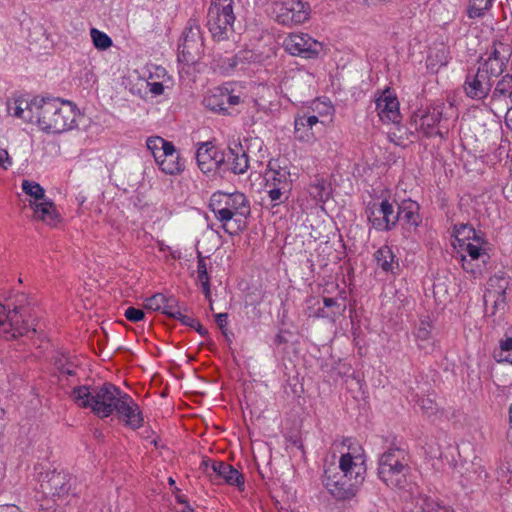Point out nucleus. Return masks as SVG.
<instances>
[{"label": "nucleus", "instance_id": "aec40b11", "mask_svg": "<svg viewBox=\"0 0 512 512\" xmlns=\"http://www.w3.org/2000/svg\"><path fill=\"white\" fill-rule=\"evenodd\" d=\"M145 307L153 311H162L171 318L181 316V305L173 295L166 296L162 293H156L146 299Z\"/></svg>", "mask_w": 512, "mask_h": 512}, {"label": "nucleus", "instance_id": "9b49d317", "mask_svg": "<svg viewBox=\"0 0 512 512\" xmlns=\"http://www.w3.org/2000/svg\"><path fill=\"white\" fill-rule=\"evenodd\" d=\"M27 309L23 306L8 308L4 320H0V333L6 338H16L29 333L30 325L25 319Z\"/></svg>", "mask_w": 512, "mask_h": 512}, {"label": "nucleus", "instance_id": "ea45409f", "mask_svg": "<svg viewBox=\"0 0 512 512\" xmlns=\"http://www.w3.org/2000/svg\"><path fill=\"white\" fill-rule=\"evenodd\" d=\"M269 190L268 195L272 202L275 204H281L288 200L289 194L292 189L285 188L284 187H278V186H270L268 187Z\"/></svg>", "mask_w": 512, "mask_h": 512}, {"label": "nucleus", "instance_id": "09e8293b", "mask_svg": "<svg viewBox=\"0 0 512 512\" xmlns=\"http://www.w3.org/2000/svg\"><path fill=\"white\" fill-rule=\"evenodd\" d=\"M419 405H420L422 411L428 416L435 414V412L437 410L436 404L434 403L433 400H431L429 398H422L419 401Z\"/></svg>", "mask_w": 512, "mask_h": 512}, {"label": "nucleus", "instance_id": "7c9ffc66", "mask_svg": "<svg viewBox=\"0 0 512 512\" xmlns=\"http://www.w3.org/2000/svg\"><path fill=\"white\" fill-rule=\"evenodd\" d=\"M323 304L328 312L334 315V323L346 311V302L343 297H323Z\"/></svg>", "mask_w": 512, "mask_h": 512}, {"label": "nucleus", "instance_id": "69168bd1", "mask_svg": "<svg viewBox=\"0 0 512 512\" xmlns=\"http://www.w3.org/2000/svg\"><path fill=\"white\" fill-rule=\"evenodd\" d=\"M239 57L237 55L228 59V68L233 70L238 65Z\"/></svg>", "mask_w": 512, "mask_h": 512}, {"label": "nucleus", "instance_id": "f704fd0d", "mask_svg": "<svg viewBox=\"0 0 512 512\" xmlns=\"http://www.w3.org/2000/svg\"><path fill=\"white\" fill-rule=\"evenodd\" d=\"M21 187L25 194L34 198L33 202H40L46 198L44 188L35 181L25 179L22 181Z\"/></svg>", "mask_w": 512, "mask_h": 512}, {"label": "nucleus", "instance_id": "a19ab883", "mask_svg": "<svg viewBox=\"0 0 512 512\" xmlns=\"http://www.w3.org/2000/svg\"><path fill=\"white\" fill-rule=\"evenodd\" d=\"M454 235L459 241L471 238L474 240H479L475 229L470 224L461 223L454 225Z\"/></svg>", "mask_w": 512, "mask_h": 512}, {"label": "nucleus", "instance_id": "39448f33", "mask_svg": "<svg viewBox=\"0 0 512 512\" xmlns=\"http://www.w3.org/2000/svg\"><path fill=\"white\" fill-rule=\"evenodd\" d=\"M411 467L409 453L398 447H391L378 458L377 475L392 489L409 490Z\"/></svg>", "mask_w": 512, "mask_h": 512}, {"label": "nucleus", "instance_id": "49530a36", "mask_svg": "<svg viewBox=\"0 0 512 512\" xmlns=\"http://www.w3.org/2000/svg\"><path fill=\"white\" fill-rule=\"evenodd\" d=\"M434 60H436V64H439L440 66L446 65L447 63V56L446 51L444 48L437 50L435 54L431 52L428 57L427 61L430 62L431 65H434Z\"/></svg>", "mask_w": 512, "mask_h": 512}, {"label": "nucleus", "instance_id": "13d9d810", "mask_svg": "<svg viewBox=\"0 0 512 512\" xmlns=\"http://www.w3.org/2000/svg\"><path fill=\"white\" fill-rule=\"evenodd\" d=\"M12 161L9 157V154L6 150H0V167L7 169L8 166H11Z\"/></svg>", "mask_w": 512, "mask_h": 512}, {"label": "nucleus", "instance_id": "e2e57ef3", "mask_svg": "<svg viewBox=\"0 0 512 512\" xmlns=\"http://www.w3.org/2000/svg\"><path fill=\"white\" fill-rule=\"evenodd\" d=\"M202 290L207 299L210 298L211 292H210V280H204L201 281Z\"/></svg>", "mask_w": 512, "mask_h": 512}, {"label": "nucleus", "instance_id": "a878e982", "mask_svg": "<svg viewBox=\"0 0 512 512\" xmlns=\"http://www.w3.org/2000/svg\"><path fill=\"white\" fill-rule=\"evenodd\" d=\"M269 171L266 173V186H278L292 189V180L290 178V171L287 167H278L275 169L269 163Z\"/></svg>", "mask_w": 512, "mask_h": 512}, {"label": "nucleus", "instance_id": "58836bf2", "mask_svg": "<svg viewBox=\"0 0 512 512\" xmlns=\"http://www.w3.org/2000/svg\"><path fill=\"white\" fill-rule=\"evenodd\" d=\"M508 60L485 61L481 70L487 71V75L498 77L506 69Z\"/></svg>", "mask_w": 512, "mask_h": 512}, {"label": "nucleus", "instance_id": "338daca9", "mask_svg": "<svg viewBox=\"0 0 512 512\" xmlns=\"http://www.w3.org/2000/svg\"><path fill=\"white\" fill-rule=\"evenodd\" d=\"M435 512H455L450 506L440 505L437 503V509Z\"/></svg>", "mask_w": 512, "mask_h": 512}, {"label": "nucleus", "instance_id": "680f3d73", "mask_svg": "<svg viewBox=\"0 0 512 512\" xmlns=\"http://www.w3.org/2000/svg\"><path fill=\"white\" fill-rule=\"evenodd\" d=\"M494 359L498 363H509L512 365V354H494Z\"/></svg>", "mask_w": 512, "mask_h": 512}, {"label": "nucleus", "instance_id": "20e7f679", "mask_svg": "<svg viewBox=\"0 0 512 512\" xmlns=\"http://www.w3.org/2000/svg\"><path fill=\"white\" fill-rule=\"evenodd\" d=\"M124 392L112 383L101 386H78L73 388L71 397L83 408H91L92 412L100 418L114 413Z\"/></svg>", "mask_w": 512, "mask_h": 512}, {"label": "nucleus", "instance_id": "ddd939ff", "mask_svg": "<svg viewBox=\"0 0 512 512\" xmlns=\"http://www.w3.org/2000/svg\"><path fill=\"white\" fill-rule=\"evenodd\" d=\"M398 204L399 203H396L395 206L389 200L384 199L377 209L382 217H377L375 211L372 209L367 211L368 220L377 231H391L397 226L399 222Z\"/></svg>", "mask_w": 512, "mask_h": 512}, {"label": "nucleus", "instance_id": "052dcab7", "mask_svg": "<svg viewBox=\"0 0 512 512\" xmlns=\"http://www.w3.org/2000/svg\"><path fill=\"white\" fill-rule=\"evenodd\" d=\"M462 267L465 271L475 274L477 271L472 265V261L467 259L466 255H461Z\"/></svg>", "mask_w": 512, "mask_h": 512}, {"label": "nucleus", "instance_id": "6ab92c4d", "mask_svg": "<svg viewBox=\"0 0 512 512\" xmlns=\"http://www.w3.org/2000/svg\"><path fill=\"white\" fill-rule=\"evenodd\" d=\"M420 206L416 201L405 199L398 204L399 224L407 231H416L422 222Z\"/></svg>", "mask_w": 512, "mask_h": 512}, {"label": "nucleus", "instance_id": "2eb2a0df", "mask_svg": "<svg viewBox=\"0 0 512 512\" xmlns=\"http://www.w3.org/2000/svg\"><path fill=\"white\" fill-rule=\"evenodd\" d=\"M224 156L223 168L221 172L227 171L240 175L244 174L249 168V156L241 143H234L229 146L225 151H222Z\"/></svg>", "mask_w": 512, "mask_h": 512}, {"label": "nucleus", "instance_id": "423d86ee", "mask_svg": "<svg viewBox=\"0 0 512 512\" xmlns=\"http://www.w3.org/2000/svg\"><path fill=\"white\" fill-rule=\"evenodd\" d=\"M233 0H211L207 13V27L216 41L228 38V30L232 29L235 20Z\"/></svg>", "mask_w": 512, "mask_h": 512}, {"label": "nucleus", "instance_id": "603ef678", "mask_svg": "<svg viewBox=\"0 0 512 512\" xmlns=\"http://www.w3.org/2000/svg\"><path fill=\"white\" fill-rule=\"evenodd\" d=\"M224 93V100L226 102V106H228V110H230L231 107H234L235 105H238L240 103V97L237 95L230 94L227 88H224Z\"/></svg>", "mask_w": 512, "mask_h": 512}, {"label": "nucleus", "instance_id": "4d7b16f0", "mask_svg": "<svg viewBox=\"0 0 512 512\" xmlns=\"http://www.w3.org/2000/svg\"><path fill=\"white\" fill-rule=\"evenodd\" d=\"M496 60H508V56L504 55L497 47L494 46L491 51L488 59L486 61H496Z\"/></svg>", "mask_w": 512, "mask_h": 512}, {"label": "nucleus", "instance_id": "393cba45", "mask_svg": "<svg viewBox=\"0 0 512 512\" xmlns=\"http://www.w3.org/2000/svg\"><path fill=\"white\" fill-rule=\"evenodd\" d=\"M333 445L341 456H351V459L366 461L363 447L354 438L342 437L340 440H335Z\"/></svg>", "mask_w": 512, "mask_h": 512}, {"label": "nucleus", "instance_id": "37998d69", "mask_svg": "<svg viewBox=\"0 0 512 512\" xmlns=\"http://www.w3.org/2000/svg\"><path fill=\"white\" fill-rule=\"evenodd\" d=\"M124 316L131 322H139L144 319L145 313L142 309L130 306L125 310Z\"/></svg>", "mask_w": 512, "mask_h": 512}, {"label": "nucleus", "instance_id": "1a4fd4ad", "mask_svg": "<svg viewBox=\"0 0 512 512\" xmlns=\"http://www.w3.org/2000/svg\"><path fill=\"white\" fill-rule=\"evenodd\" d=\"M310 5L302 0H284L277 4L276 21L284 26L299 25L310 17Z\"/></svg>", "mask_w": 512, "mask_h": 512}, {"label": "nucleus", "instance_id": "f8f14e48", "mask_svg": "<svg viewBox=\"0 0 512 512\" xmlns=\"http://www.w3.org/2000/svg\"><path fill=\"white\" fill-rule=\"evenodd\" d=\"M195 158L199 169L204 174L219 172L223 168L224 156L222 150L212 142H203L199 145Z\"/></svg>", "mask_w": 512, "mask_h": 512}, {"label": "nucleus", "instance_id": "e433bc0d", "mask_svg": "<svg viewBox=\"0 0 512 512\" xmlns=\"http://www.w3.org/2000/svg\"><path fill=\"white\" fill-rule=\"evenodd\" d=\"M512 91V74L504 75L496 84L493 92L492 98L499 99L501 97H506Z\"/></svg>", "mask_w": 512, "mask_h": 512}, {"label": "nucleus", "instance_id": "864d4df0", "mask_svg": "<svg viewBox=\"0 0 512 512\" xmlns=\"http://www.w3.org/2000/svg\"><path fill=\"white\" fill-rule=\"evenodd\" d=\"M313 316L316 318L327 319L330 322L334 323V315L328 312V310L325 308V304H323L322 307L316 309L315 312L313 313Z\"/></svg>", "mask_w": 512, "mask_h": 512}, {"label": "nucleus", "instance_id": "f03ea898", "mask_svg": "<svg viewBox=\"0 0 512 512\" xmlns=\"http://www.w3.org/2000/svg\"><path fill=\"white\" fill-rule=\"evenodd\" d=\"M365 462L351 459V456H340V472L336 471V468L325 470L323 483L335 499L349 500L356 496L365 479Z\"/></svg>", "mask_w": 512, "mask_h": 512}, {"label": "nucleus", "instance_id": "bf43d9fd", "mask_svg": "<svg viewBox=\"0 0 512 512\" xmlns=\"http://www.w3.org/2000/svg\"><path fill=\"white\" fill-rule=\"evenodd\" d=\"M148 85L153 95H161L164 92V85L161 82L148 83Z\"/></svg>", "mask_w": 512, "mask_h": 512}, {"label": "nucleus", "instance_id": "774afa93", "mask_svg": "<svg viewBox=\"0 0 512 512\" xmlns=\"http://www.w3.org/2000/svg\"><path fill=\"white\" fill-rule=\"evenodd\" d=\"M506 125L512 130V113L511 110H508L505 115Z\"/></svg>", "mask_w": 512, "mask_h": 512}, {"label": "nucleus", "instance_id": "dca6fc26", "mask_svg": "<svg viewBox=\"0 0 512 512\" xmlns=\"http://www.w3.org/2000/svg\"><path fill=\"white\" fill-rule=\"evenodd\" d=\"M120 421L132 429H138L143 425V416L139 406L132 397L126 393L123 394L115 411Z\"/></svg>", "mask_w": 512, "mask_h": 512}, {"label": "nucleus", "instance_id": "f3484780", "mask_svg": "<svg viewBox=\"0 0 512 512\" xmlns=\"http://www.w3.org/2000/svg\"><path fill=\"white\" fill-rule=\"evenodd\" d=\"M71 476L63 471H52L46 474V479L41 482V488L52 496L62 497L71 489Z\"/></svg>", "mask_w": 512, "mask_h": 512}, {"label": "nucleus", "instance_id": "79ce46f5", "mask_svg": "<svg viewBox=\"0 0 512 512\" xmlns=\"http://www.w3.org/2000/svg\"><path fill=\"white\" fill-rule=\"evenodd\" d=\"M26 103H29L28 101H15V107H14V116L22 118L28 122H34L36 121V114H32L29 112Z\"/></svg>", "mask_w": 512, "mask_h": 512}, {"label": "nucleus", "instance_id": "2f4dec72", "mask_svg": "<svg viewBox=\"0 0 512 512\" xmlns=\"http://www.w3.org/2000/svg\"><path fill=\"white\" fill-rule=\"evenodd\" d=\"M492 0H470L467 7V15L471 19L483 17L485 11L489 10Z\"/></svg>", "mask_w": 512, "mask_h": 512}, {"label": "nucleus", "instance_id": "6e6552de", "mask_svg": "<svg viewBox=\"0 0 512 512\" xmlns=\"http://www.w3.org/2000/svg\"><path fill=\"white\" fill-rule=\"evenodd\" d=\"M202 467L209 475L213 483H220L223 480L226 484L236 486L240 491L244 490L245 479L237 469L231 464L224 461H211L209 459L203 460Z\"/></svg>", "mask_w": 512, "mask_h": 512}, {"label": "nucleus", "instance_id": "bb28decb", "mask_svg": "<svg viewBox=\"0 0 512 512\" xmlns=\"http://www.w3.org/2000/svg\"><path fill=\"white\" fill-rule=\"evenodd\" d=\"M224 95V88H217L210 95L204 97L203 104L211 111L223 115H231L232 112L228 110V106H226Z\"/></svg>", "mask_w": 512, "mask_h": 512}, {"label": "nucleus", "instance_id": "7ed1b4c3", "mask_svg": "<svg viewBox=\"0 0 512 512\" xmlns=\"http://www.w3.org/2000/svg\"><path fill=\"white\" fill-rule=\"evenodd\" d=\"M209 209L221 222L222 228L230 235L241 231V219L236 217H248L251 213L249 201L241 192L224 193L217 191L212 194Z\"/></svg>", "mask_w": 512, "mask_h": 512}, {"label": "nucleus", "instance_id": "cd10ccee", "mask_svg": "<svg viewBox=\"0 0 512 512\" xmlns=\"http://www.w3.org/2000/svg\"><path fill=\"white\" fill-rule=\"evenodd\" d=\"M331 185L323 178H316L314 182L310 183L308 192L309 195L320 203H325L331 196Z\"/></svg>", "mask_w": 512, "mask_h": 512}, {"label": "nucleus", "instance_id": "c756f323", "mask_svg": "<svg viewBox=\"0 0 512 512\" xmlns=\"http://www.w3.org/2000/svg\"><path fill=\"white\" fill-rule=\"evenodd\" d=\"M488 284L490 287L494 288L495 291H489L488 294L484 296L485 303H487L488 297H495L496 294L506 295V291L509 287V279L504 272L496 273L495 275L489 278Z\"/></svg>", "mask_w": 512, "mask_h": 512}, {"label": "nucleus", "instance_id": "f257e3e1", "mask_svg": "<svg viewBox=\"0 0 512 512\" xmlns=\"http://www.w3.org/2000/svg\"><path fill=\"white\" fill-rule=\"evenodd\" d=\"M26 106L36 114V122L47 133H63L76 126V107L59 98H34Z\"/></svg>", "mask_w": 512, "mask_h": 512}, {"label": "nucleus", "instance_id": "5fc2aeb1", "mask_svg": "<svg viewBox=\"0 0 512 512\" xmlns=\"http://www.w3.org/2000/svg\"><path fill=\"white\" fill-rule=\"evenodd\" d=\"M215 321L221 331L226 334L225 330L228 324V314L227 313H219L215 315Z\"/></svg>", "mask_w": 512, "mask_h": 512}, {"label": "nucleus", "instance_id": "a18cd8bd", "mask_svg": "<svg viewBox=\"0 0 512 512\" xmlns=\"http://www.w3.org/2000/svg\"><path fill=\"white\" fill-rule=\"evenodd\" d=\"M263 146H264L263 141L258 137L245 139V148L244 149H245L247 155L249 153H252L255 149L258 150V153H261Z\"/></svg>", "mask_w": 512, "mask_h": 512}, {"label": "nucleus", "instance_id": "473e14b6", "mask_svg": "<svg viewBox=\"0 0 512 512\" xmlns=\"http://www.w3.org/2000/svg\"><path fill=\"white\" fill-rule=\"evenodd\" d=\"M430 332V323L422 321L416 332V339L418 341V348L420 350H427L433 346V342L430 339Z\"/></svg>", "mask_w": 512, "mask_h": 512}, {"label": "nucleus", "instance_id": "0eeeda50", "mask_svg": "<svg viewBox=\"0 0 512 512\" xmlns=\"http://www.w3.org/2000/svg\"><path fill=\"white\" fill-rule=\"evenodd\" d=\"M204 51V42L199 21L190 18L182 33V42L178 46V60L187 65H194Z\"/></svg>", "mask_w": 512, "mask_h": 512}, {"label": "nucleus", "instance_id": "8fccbe9b", "mask_svg": "<svg viewBox=\"0 0 512 512\" xmlns=\"http://www.w3.org/2000/svg\"><path fill=\"white\" fill-rule=\"evenodd\" d=\"M186 310H187L186 307L181 306V316H174V319L180 320L181 323L186 325V326H189L191 328H195L196 324H198V320L193 318V317L184 315L182 313V311H186Z\"/></svg>", "mask_w": 512, "mask_h": 512}, {"label": "nucleus", "instance_id": "412c9836", "mask_svg": "<svg viewBox=\"0 0 512 512\" xmlns=\"http://www.w3.org/2000/svg\"><path fill=\"white\" fill-rule=\"evenodd\" d=\"M161 154L162 157L159 158L156 163L165 174L177 175L184 171L185 160L181 157L172 142L169 146L164 148Z\"/></svg>", "mask_w": 512, "mask_h": 512}, {"label": "nucleus", "instance_id": "0e129e2a", "mask_svg": "<svg viewBox=\"0 0 512 512\" xmlns=\"http://www.w3.org/2000/svg\"><path fill=\"white\" fill-rule=\"evenodd\" d=\"M39 512H63V510L61 508L54 507L53 505L46 507L41 505Z\"/></svg>", "mask_w": 512, "mask_h": 512}, {"label": "nucleus", "instance_id": "c85d7f7f", "mask_svg": "<svg viewBox=\"0 0 512 512\" xmlns=\"http://www.w3.org/2000/svg\"><path fill=\"white\" fill-rule=\"evenodd\" d=\"M395 255L388 245L380 247L374 253V259L377 265L381 267L384 272H393Z\"/></svg>", "mask_w": 512, "mask_h": 512}, {"label": "nucleus", "instance_id": "5701e85b", "mask_svg": "<svg viewBox=\"0 0 512 512\" xmlns=\"http://www.w3.org/2000/svg\"><path fill=\"white\" fill-rule=\"evenodd\" d=\"M442 118V112L438 108H428V110L424 113H421L419 121H420V130L423 135L427 138H431L434 136H439L443 138V134L440 130H435V127L440 123Z\"/></svg>", "mask_w": 512, "mask_h": 512}, {"label": "nucleus", "instance_id": "4be33fe9", "mask_svg": "<svg viewBox=\"0 0 512 512\" xmlns=\"http://www.w3.org/2000/svg\"><path fill=\"white\" fill-rule=\"evenodd\" d=\"M34 210V219L41 220L47 225L55 226L60 221V215L51 199L45 198L40 202L30 201Z\"/></svg>", "mask_w": 512, "mask_h": 512}, {"label": "nucleus", "instance_id": "c03bdc74", "mask_svg": "<svg viewBox=\"0 0 512 512\" xmlns=\"http://www.w3.org/2000/svg\"><path fill=\"white\" fill-rule=\"evenodd\" d=\"M465 251L467 252L468 256L470 257V260H479L480 257L489 258V255L484 253L482 251L481 247L474 245L472 243H468L466 245Z\"/></svg>", "mask_w": 512, "mask_h": 512}, {"label": "nucleus", "instance_id": "6e6d98bb", "mask_svg": "<svg viewBox=\"0 0 512 512\" xmlns=\"http://www.w3.org/2000/svg\"><path fill=\"white\" fill-rule=\"evenodd\" d=\"M500 348L502 351L512 350V330L505 335V339L500 340Z\"/></svg>", "mask_w": 512, "mask_h": 512}, {"label": "nucleus", "instance_id": "4468645a", "mask_svg": "<svg viewBox=\"0 0 512 512\" xmlns=\"http://www.w3.org/2000/svg\"><path fill=\"white\" fill-rule=\"evenodd\" d=\"M492 84L490 82L487 71L478 68L476 73H468L463 85L464 92L467 97L473 100H483L491 91Z\"/></svg>", "mask_w": 512, "mask_h": 512}, {"label": "nucleus", "instance_id": "4c0bfd02", "mask_svg": "<svg viewBox=\"0 0 512 512\" xmlns=\"http://www.w3.org/2000/svg\"><path fill=\"white\" fill-rule=\"evenodd\" d=\"M94 46L99 50H106L112 46V39L104 32L92 28L90 31Z\"/></svg>", "mask_w": 512, "mask_h": 512}, {"label": "nucleus", "instance_id": "de8ad7c7", "mask_svg": "<svg viewBox=\"0 0 512 512\" xmlns=\"http://www.w3.org/2000/svg\"><path fill=\"white\" fill-rule=\"evenodd\" d=\"M197 272H198V278L200 281L210 280L208 272H207V265L205 262V258L201 255L200 252L198 253Z\"/></svg>", "mask_w": 512, "mask_h": 512}, {"label": "nucleus", "instance_id": "3c124183", "mask_svg": "<svg viewBox=\"0 0 512 512\" xmlns=\"http://www.w3.org/2000/svg\"><path fill=\"white\" fill-rule=\"evenodd\" d=\"M506 306V295L497 294L496 299L494 300V304L492 307L491 315H495L497 311H504Z\"/></svg>", "mask_w": 512, "mask_h": 512}, {"label": "nucleus", "instance_id": "a211bd4d", "mask_svg": "<svg viewBox=\"0 0 512 512\" xmlns=\"http://www.w3.org/2000/svg\"><path fill=\"white\" fill-rule=\"evenodd\" d=\"M375 104L378 115L383 122L398 123L400 121L399 102L397 97L388 89L376 99Z\"/></svg>", "mask_w": 512, "mask_h": 512}, {"label": "nucleus", "instance_id": "9d476101", "mask_svg": "<svg viewBox=\"0 0 512 512\" xmlns=\"http://www.w3.org/2000/svg\"><path fill=\"white\" fill-rule=\"evenodd\" d=\"M285 50L294 56L306 59L317 58L322 51V43L305 33L290 34L284 40Z\"/></svg>", "mask_w": 512, "mask_h": 512}, {"label": "nucleus", "instance_id": "b1692460", "mask_svg": "<svg viewBox=\"0 0 512 512\" xmlns=\"http://www.w3.org/2000/svg\"><path fill=\"white\" fill-rule=\"evenodd\" d=\"M318 122L316 115L298 114L294 120L295 137L300 141H310L314 138L311 130Z\"/></svg>", "mask_w": 512, "mask_h": 512}, {"label": "nucleus", "instance_id": "72a5a7b5", "mask_svg": "<svg viewBox=\"0 0 512 512\" xmlns=\"http://www.w3.org/2000/svg\"><path fill=\"white\" fill-rule=\"evenodd\" d=\"M437 503L429 496H419L412 501L413 508L409 512H435Z\"/></svg>", "mask_w": 512, "mask_h": 512}, {"label": "nucleus", "instance_id": "c9c22d12", "mask_svg": "<svg viewBox=\"0 0 512 512\" xmlns=\"http://www.w3.org/2000/svg\"><path fill=\"white\" fill-rule=\"evenodd\" d=\"M171 142L166 141L160 136L149 137L146 141V146L153 154L155 161L162 157L161 152L170 145Z\"/></svg>", "mask_w": 512, "mask_h": 512}]
</instances>
